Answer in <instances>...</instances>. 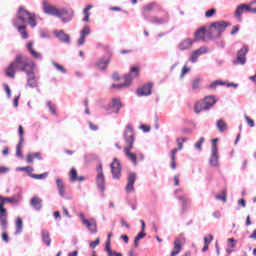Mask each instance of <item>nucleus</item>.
Instances as JSON below:
<instances>
[{
  "mask_svg": "<svg viewBox=\"0 0 256 256\" xmlns=\"http://www.w3.org/2000/svg\"><path fill=\"white\" fill-rule=\"evenodd\" d=\"M200 83H201V79L200 78H196L193 80L192 82V89L193 91H197L200 87Z\"/></svg>",
  "mask_w": 256,
  "mask_h": 256,
  "instance_id": "44",
  "label": "nucleus"
},
{
  "mask_svg": "<svg viewBox=\"0 0 256 256\" xmlns=\"http://www.w3.org/2000/svg\"><path fill=\"white\" fill-rule=\"evenodd\" d=\"M25 130H23V126H18V136H19V142L16 145V157H19V159H23V153L21 152V149H23V143H25Z\"/></svg>",
  "mask_w": 256,
  "mask_h": 256,
  "instance_id": "10",
  "label": "nucleus"
},
{
  "mask_svg": "<svg viewBox=\"0 0 256 256\" xmlns=\"http://www.w3.org/2000/svg\"><path fill=\"white\" fill-rule=\"evenodd\" d=\"M46 107H48V109L52 115H57V108H56L55 104L51 103V101L46 102Z\"/></svg>",
  "mask_w": 256,
  "mask_h": 256,
  "instance_id": "41",
  "label": "nucleus"
},
{
  "mask_svg": "<svg viewBox=\"0 0 256 256\" xmlns=\"http://www.w3.org/2000/svg\"><path fill=\"white\" fill-rule=\"evenodd\" d=\"M109 63H111V56H109L108 58L103 56L100 59H98V61L96 62V66L98 69H101V71H105Z\"/></svg>",
  "mask_w": 256,
  "mask_h": 256,
  "instance_id": "25",
  "label": "nucleus"
},
{
  "mask_svg": "<svg viewBox=\"0 0 256 256\" xmlns=\"http://www.w3.org/2000/svg\"><path fill=\"white\" fill-rule=\"evenodd\" d=\"M153 91V83L144 84L142 87L138 88L136 93L138 97H147L151 95Z\"/></svg>",
  "mask_w": 256,
  "mask_h": 256,
  "instance_id": "19",
  "label": "nucleus"
},
{
  "mask_svg": "<svg viewBox=\"0 0 256 256\" xmlns=\"http://www.w3.org/2000/svg\"><path fill=\"white\" fill-rule=\"evenodd\" d=\"M35 67L36 65L33 61L27 62L26 57L18 54L15 60L5 69V75L6 77H10V79H15V72L23 71L27 75L26 87L37 89V87H39V79L35 76Z\"/></svg>",
  "mask_w": 256,
  "mask_h": 256,
  "instance_id": "1",
  "label": "nucleus"
},
{
  "mask_svg": "<svg viewBox=\"0 0 256 256\" xmlns=\"http://www.w3.org/2000/svg\"><path fill=\"white\" fill-rule=\"evenodd\" d=\"M15 225H16V232H15V234L16 235H21V233H23V219L18 216L16 218Z\"/></svg>",
  "mask_w": 256,
  "mask_h": 256,
  "instance_id": "32",
  "label": "nucleus"
},
{
  "mask_svg": "<svg viewBox=\"0 0 256 256\" xmlns=\"http://www.w3.org/2000/svg\"><path fill=\"white\" fill-rule=\"evenodd\" d=\"M205 143V138L201 137L195 144H194V148L201 152L203 151V144Z\"/></svg>",
  "mask_w": 256,
  "mask_h": 256,
  "instance_id": "38",
  "label": "nucleus"
},
{
  "mask_svg": "<svg viewBox=\"0 0 256 256\" xmlns=\"http://www.w3.org/2000/svg\"><path fill=\"white\" fill-rule=\"evenodd\" d=\"M177 149H173L171 152H170V158H171V163H170V167L171 169H177V162H175V155H177Z\"/></svg>",
  "mask_w": 256,
  "mask_h": 256,
  "instance_id": "35",
  "label": "nucleus"
},
{
  "mask_svg": "<svg viewBox=\"0 0 256 256\" xmlns=\"http://www.w3.org/2000/svg\"><path fill=\"white\" fill-rule=\"evenodd\" d=\"M41 235H42L43 243H45V245H47V247H50L51 246V236L49 234V231L42 230Z\"/></svg>",
  "mask_w": 256,
  "mask_h": 256,
  "instance_id": "31",
  "label": "nucleus"
},
{
  "mask_svg": "<svg viewBox=\"0 0 256 256\" xmlns=\"http://www.w3.org/2000/svg\"><path fill=\"white\" fill-rule=\"evenodd\" d=\"M42 9L46 15H52L53 17L61 19L62 23H71L73 17H75L73 9L69 10L65 7L57 8L51 5L47 0L42 1Z\"/></svg>",
  "mask_w": 256,
  "mask_h": 256,
  "instance_id": "3",
  "label": "nucleus"
},
{
  "mask_svg": "<svg viewBox=\"0 0 256 256\" xmlns=\"http://www.w3.org/2000/svg\"><path fill=\"white\" fill-rule=\"evenodd\" d=\"M58 195H60V197H63V199H69V198H67V197L65 196V195H66L65 187L58 189Z\"/></svg>",
  "mask_w": 256,
  "mask_h": 256,
  "instance_id": "53",
  "label": "nucleus"
},
{
  "mask_svg": "<svg viewBox=\"0 0 256 256\" xmlns=\"http://www.w3.org/2000/svg\"><path fill=\"white\" fill-rule=\"evenodd\" d=\"M243 13H256V0L250 2V4H240L236 7L234 16L236 19H241Z\"/></svg>",
  "mask_w": 256,
  "mask_h": 256,
  "instance_id": "8",
  "label": "nucleus"
},
{
  "mask_svg": "<svg viewBox=\"0 0 256 256\" xmlns=\"http://www.w3.org/2000/svg\"><path fill=\"white\" fill-rule=\"evenodd\" d=\"M215 103H217L215 96H207L202 101L195 104L194 111L197 114L201 113V111H209Z\"/></svg>",
  "mask_w": 256,
  "mask_h": 256,
  "instance_id": "7",
  "label": "nucleus"
},
{
  "mask_svg": "<svg viewBox=\"0 0 256 256\" xmlns=\"http://www.w3.org/2000/svg\"><path fill=\"white\" fill-rule=\"evenodd\" d=\"M97 175H96V185L101 193H105V174L103 173V164H99L96 167Z\"/></svg>",
  "mask_w": 256,
  "mask_h": 256,
  "instance_id": "9",
  "label": "nucleus"
},
{
  "mask_svg": "<svg viewBox=\"0 0 256 256\" xmlns=\"http://www.w3.org/2000/svg\"><path fill=\"white\" fill-rule=\"evenodd\" d=\"M4 89H5V91H6V94H7V97H8V99H11V88H9V85H5L4 86Z\"/></svg>",
  "mask_w": 256,
  "mask_h": 256,
  "instance_id": "56",
  "label": "nucleus"
},
{
  "mask_svg": "<svg viewBox=\"0 0 256 256\" xmlns=\"http://www.w3.org/2000/svg\"><path fill=\"white\" fill-rule=\"evenodd\" d=\"M123 139L126 144L124 147V155H126L127 159L137 167V154L131 152L133 145H135V129H133L131 124L126 125L123 132Z\"/></svg>",
  "mask_w": 256,
  "mask_h": 256,
  "instance_id": "4",
  "label": "nucleus"
},
{
  "mask_svg": "<svg viewBox=\"0 0 256 256\" xmlns=\"http://www.w3.org/2000/svg\"><path fill=\"white\" fill-rule=\"evenodd\" d=\"M56 187L58 190L65 188V182L60 178L56 179Z\"/></svg>",
  "mask_w": 256,
  "mask_h": 256,
  "instance_id": "49",
  "label": "nucleus"
},
{
  "mask_svg": "<svg viewBox=\"0 0 256 256\" xmlns=\"http://www.w3.org/2000/svg\"><path fill=\"white\" fill-rule=\"evenodd\" d=\"M210 239V240H209ZM211 241H213V235H209V238H207V237H204V245H207V243H208V245H209V243H211Z\"/></svg>",
  "mask_w": 256,
  "mask_h": 256,
  "instance_id": "63",
  "label": "nucleus"
},
{
  "mask_svg": "<svg viewBox=\"0 0 256 256\" xmlns=\"http://www.w3.org/2000/svg\"><path fill=\"white\" fill-rule=\"evenodd\" d=\"M154 7H157V2H152V3L145 5L142 9L143 17L145 18V15H147V13H150V11H153Z\"/></svg>",
  "mask_w": 256,
  "mask_h": 256,
  "instance_id": "34",
  "label": "nucleus"
},
{
  "mask_svg": "<svg viewBox=\"0 0 256 256\" xmlns=\"http://www.w3.org/2000/svg\"><path fill=\"white\" fill-rule=\"evenodd\" d=\"M10 169L6 166H0V174L9 173Z\"/></svg>",
  "mask_w": 256,
  "mask_h": 256,
  "instance_id": "58",
  "label": "nucleus"
},
{
  "mask_svg": "<svg viewBox=\"0 0 256 256\" xmlns=\"http://www.w3.org/2000/svg\"><path fill=\"white\" fill-rule=\"evenodd\" d=\"M89 35H91V28H89V26H84L80 32V38L78 39L79 47H81V45H85V39H87Z\"/></svg>",
  "mask_w": 256,
  "mask_h": 256,
  "instance_id": "23",
  "label": "nucleus"
},
{
  "mask_svg": "<svg viewBox=\"0 0 256 256\" xmlns=\"http://www.w3.org/2000/svg\"><path fill=\"white\" fill-rule=\"evenodd\" d=\"M110 167L113 179H121V162L119 159L114 158L113 162L110 164Z\"/></svg>",
  "mask_w": 256,
  "mask_h": 256,
  "instance_id": "15",
  "label": "nucleus"
},
{
  "mask_svg": "<svg viewBox=\"0 0 256 256\" xmlns=\"http://www.w3.org/2000/svg\"><path fill=\"white\" fill-rule=\"evenodd\" d=\"M209 165L210 167H219V147L217 145L211 147Z\"/></svg>",
  "mask_w": 256,
  "mask_h": 256,
  "instance_id": "13",
  "label": "nucleus"
},
{
  "mask_svg": "<svg viewBox=\"0 0 256 256\" xmlns=\"http://www.w3.org/2000/svg\"><path fill=\"white\" fill-rule=\"evenodd\" d=\"M193 43H195L194 39L186 38L178 44L179 51H189L193 47Z\"/></svg>",
  "mask_w": 256,
  "mask_h": 256,
  "instance_id": "22",
  "label": "nucleus"
},
{
  "mask_svg": "<svg viewBox=\"0 0 256 256\" xmlns=\"http://www.w3.org/2000/svg\"><path fill=\"white\" fill-rule=\"evenodd\" d=\"M129 87V83L127 81H125L124 83L121 84H112V88L113 89H123Z\"/></svg>",
  "mask_w": 256,
  "mask_h": 256,
  "instance_id": "45",
  "label": "nucleus"
},
{
  "mask_svg": "<svg viewBox=\"0 0 256 256\" xmlns=\"http://www.w3.org/2000/svg\"><path fill=\"white\" fill-rule=\"evenodd\" d=\"M2 240L5 241V243H9V234H7V232L2 233Z\"/></svg>",
  "mask_w": 256,
  "mask_h": 256,
  "instance_id": "61",
  "label": "nucleus"
},
{
  "mask_svg": "<svg viewBox=\"0 0 256 256\" xmlns=\"http://www.w3.org/2000/svg\"><path fill=\"white\" fill-rule=\"evenodd\" d=\"M12 24L17 31L20 33L22 39H27L29 35L27 34V24L32 27H37V22L35 21V15L31 14L25 8L20 7L17 12V16L13 19Z\"/></svg>",
  "mask_w": 256,
  "mask_h": 256,
  "instance_id": "2",
  "label": "nucleus"
},
{
  "mask_svg": "<svg viewBox=\"0 0 256 256\" xmlns=\"http://www.w3.org/2000/svg\"><path fill=\"white\" fill-rule=\"evenodd\" d=\"M189 71H191V68L187 67V65H184L182 68V73L180 75V78L183 79L185 77V75H187V73H189Z\"/></svg>",
  "mask_w": 256,
  "mask_h": 256,
  "instance_id": "50",
  "label": "nucleus"
},
{
  "mask_svg": "<svg viewBox=\"0 0 256 256\" xmlns=\"http://www.w3.org/2000/svg\"><path fill=\"white\" fill-rule=\"evenodd\" d=\"M35 159H38V161H43L41 152L28 153L27 158H26L27 163H33V161H35Z\"/></svg>",
  "mask_w": 256,
  "mask_h": 256,
  "instance_id": "30",
  "label": "nucleus"
},
{
  "mask_svg": "<svg viewBox=\"0 0 256 256\" xmlns=\"http://www.w3.org/2000/svg\"><path fill=\"white\" fill-rule=\"evenodd\" d=\"M145 237H147V233L139 232L136 236V239H138V241H141V239H145Z\"/></svg>",
  "mask_w": 256,
  "mask_h": 256,
  "instance_id": "55",
  "label": "nucleus"
},
{
  "mask_svg": "<svg viewBox=\"0 0 256 256\" xmlns=\"http://www.w3.org/2000/svg\"><path fill=\"white\" fill-rule=\"evenodd\" d=\"M215 13H217V9L211 8L205 12V17H207V18L213 17V15H215Z\"/></svg>",
  "mask_w": 256,
  "mask_h": 256,
  "instance_id": "46",
  "label": "nucleus"
},
{
  "mask_svg": "<svg viewBox=\"0 0 256 256\" xmlns=\"http://www.w3.org/2000/svg\"><path fill=\"white\" fill-rule=\"evenodd\" d=\"M244 119L249 127H255V121H253V119L249 118V116L244 115Z\"/></svg>",
  "mask_w": 256,
  "mask_h": 256,
  "instance_id": "48",
  "label": "nucleus"
},
{
  "mask_svg": "<svg viewBox=\"0 0 256 256\" xmlns=\"http://www.w3.org/2000/svg\"><path fill=\"white\" fill-rule=\"evenodd\" d=\"M99 243H101V241L99 240V238H97L95 241H92L89 245L90 249H95V247H97L99 245Z\"/></svg>",
  "mask_w": 256,
  "mask_h": 256,
  "instance_id": "52",
  "label": "nucleus"
},
{
  "mask_svg": "<svg viewBox=\"0 0 256 256\" xmlns=\"http://www.w3.org/2000/svg\"><path fill=\"white\" fill-rule=\"evenodd\" d=\"M40 37L42 39H49V34L47 32H45L44 30L40 31Z\"/></svg>",
  "mask_w": 256,
  "mask_h": 256,
  "instance_id": "59",
  "label": "nucleus"
},
{
  "mask_svg": "<svg viewBox=\"0 0 256 256\" xmlns=\"http://www.w3.org/2000/svg\"><path fill=\"white\" fill-rule=\"evenodd\" d=\"M236 245H237V240H235V238L228 239V247H230V249L235 248Z\"/></svg>",
  "mask_w": 256,
  "mask_h": 256,
  "instance_id": "51",
  "label": "nucleus"
},
{
  "mask_svg": "<svg viewBox=\"0 0 256 256\" xmlns=\"http://www.w3.org/2000/svg\"><path fill=\"white\" fill-rule=\"evenodd\" d=\"M180 191L181 190H176L175 195L178 201H180L181 203L182 212L185 213V211H187V208L189 207L190 200L189 198H187V196L179 195Z\"/></svg>",
  "mask_w": 256,
  "mask_h": 256,
  "instance_id": "21",
  "label": "nucleus"
},
{
  "mask_svg": "<svg viewBox=\"0 0 256 256\" xmlns=\"http://www.w3.org/2000/svg\"><path fill=\"white\" fill-rule=\"evenodd\" d=\"M177 143H178V148H174V149H177V153L179 151H181V149H183V142H181V139H177Z\"/></svg>",
  "mask_w": 256,
  "mask_h": 256,
  "instance_id": "62",
  "label": "nucleus"
},
{
  "mask_svg": "<svg viewBox=\"0 0 256 256\" xmlns=\"http://www.w3.org/2000/svg\"><path fill=\"white\" fill-rule=\"evenodd\" d=\"M247 53H249V47L244 45L237 53L235 65H245L247 63Z\"/></svg>",
  "mask_w": 256,
  "mask_h": 256,
  "instance_id": "12",
  "label": "nucleus"
},
{
  "mask_svg": "<svg viewBox=\"0 0 256 256\" xmlns=\"http://www.w3.org/2000/svg\"><path fill=\"white\" fill-rule=\"evenodd\" d=\"M137 77H139V68L137 66H133L130 68L129 73L124 76V79L128 85H131L133 79H137Z\"/></svg>",
  "mask_w": 256,
  "mask_h": 256,
  "instance_id": "20",
  "label": "nucleus"
},
{
  "mask_svg": "<svg viewBox=\"0 0 256 256\" xmlns=\"http://www.w3.org/2000/svg\"><path fill=\"white\" fill-rule=\"evenodd\" d=\"M145 21H148L149 23H153L154 25H165V23H169V15H166L165 17H157V16H151L150 18L147 17L146 14H144Z\"/></svg>",
  "mask_w": 256,
  "mask_h": 256,
  "instance_id": "17",
  "label": "nucleus"
},
{
  "mask_svg": "<svg viewBox=\"0 0 256 256\" xmlns=\"http://www.w3.org/2000/svg\"><path fill=\"white\" fill-rule=\"evenodd\" d=\"M140 129H142V131L144 133H149V131H151V127L147 126V125H141Z\"/></svg>",
  "mask_w": 256,
  "mask_h": 256,
  "instance_id": "57",
  "label": "nucleus"
},
{
  "mask_svg": "<svg viewBox=\"0 0 256 256\" xmlns=\"http://www.w3.org/2000/svg\"><path fill=\"white\" fill-rule=\"evenodd\" d=\"M89 124V128L91 129V131H97L99 129V127L95 124H93V122H88Z\"/></svg>",
  "mask_w": 256,
  "mask_h": 256,
  "instance_id": "60",
  "label": "nucleus"
},
{
  "mask_svg": "<svg viewBox=\"0 0 256 256\" xmlns=\"http://www.w3.org/2000/svg\"><path fill=\"white\" fill-rule=\"evenodd\" d=\"M105 251L107 253L108 256H115V251H113V249H111V244H109V240L106 241L105 244Z\"/></svg>",
  "mask_w": 256,
  "mask_h": 256,
  "instance_id": "42",
  "label": "nucleus"
},
{
  "mask_svg": "<svg viewBox=\"0 0 256 256\" xmlns=\"http://www.w3.org/2000/svg\"><path fill=\"white\" fill-rule=\"evenodd\" d=\"M205 53H209V49L202 46L190 53L188 61H190V63H197V61H199V57H201V55H205Z\"/></svg>",
  "mask_w": 256,
  "mask_h": 256,
  "instance_id": "11",
  "label": "nucleus"
},
{
  "mask_svg": "<svg viewBox=\"0 0 256 256\" xmlns=\"http://www.w3.org/2000/svg\"><path fill=\"white\" fill-rule=\"evenodd\" d=\"M0 225L3 231L7 229L9 221L7 220L8 214L7 209L5 208V203H11V205H19L21 203V196H13L2 198L0 196Z\"/></svg>",
  "mask_w": 256,
  "mask_h": 256,
  "instance_id": "5",
  "label": "nucleus"
},
{
  "mask_svg": "<svg viewBox=\"0 0 256 256\" xmlns=\"http://www.w3.org/2000/svg\"><path fill=\"white\" fill-rule=\"evenodd\" d=\"M26 49L29 51V53L32 55V57H34V59H39V61H41L43 59V55L41 53L35 51V49H33V41H30L27 43Z\"/></svg>",
  "mask_w": 256,
  "mask_h": 256,
  "instance_id": "28",
  "label": "nucleus"
},
{
  "mask_svg": "<svg viewBox=\"0 0 256 256\" xmlns=\"http://www.w3.org/2000/svg\"><path fill=\"white\" fill-rule=\"evenodd\" d=\"M21 95H18L16 98H14L13 105L14 107H19V99Z\"/></svg>",
  "mask_w": 256,
  "mask_h": 256,
  "instance_id": "64",
  "label": "nucleus"
},
{
  "mask_svg": "<svg viewBox=\"0 0 256 256\" xmlns=\"http://www.w3.org/2000/svg\"><path fill=\"white\" fill-rule=\"evenodd\" d=\"M219 85H226V84L221 80H215L208 86V89H210L211 91H215V89H217Z\"/></svg>",
  "mask_w": 256,
  "mask_h": 256,
  "instance_id": "37",
  "label": "nucleus"
},
{
  "mask_svg": "<svg viewBox=\"0 0 256 256\" xmlns=\"http://www.w3.org/2000/svg\"><path fill=\"white\" fill-rule=\"evenodd\" d=\"M230 26L229 22L223 20L212 22L207 32L208 39H219Z\"/></svg>",
  "mask_w": 256,
  "mask_h": 256,
  "instance_id": "6",
  "label": "nucleus"
},
{
  "mask_svg": "<svg viewBox=\"0 0 256 256\" xmlns=\"http://www.w3.org/2000/svg\"><path fill=\"white\" fill-rule=\"evenodd\" d=\"M54 35L56 39H59V41H61L62 43H69L70 37L68 34L65 33V31L63 30H54Z\"/></svg>",
  "mask_w": 256,
  "mask_h": 256,
  "instance_id": "24",
  "label": "nucleus"
},
{
  "mask_svg": "<svg viewBox=\"0 0 256 256\" xmlns=\"http://www.w3.org/2000/svg\"><path fill=\"white\" fill-rule=\"evenodd\" d=\"M30 205L36 211H41V209L43 208V200H41V198H39L38 196H34L30 200Z\"/></svg>",
  "mask_w": 256,
  "mask_h": 256,
  "instance_id": "27",
  "label": "nucleus"
},
{
  "mask_svg": "<svg viewBox=\"0 0 256 256\" xmlns=\"http://www.w3.org/2000/svg\"><path fill=\"white\" fill-rule=\"evenodd\" d=\"M29 177H31L32 179H37V180L47 179V177H49V173L45 172L42 174H29Z\"/></svg>",
  "mask_w": 256,
  "mask_h": 256,
  "instance_id": "40",
  "label": "nucleus"
},
{
  "mask_svg": "<svg viewBox=\"0 0 256 256\" xmlns=\"http://www.w3.org/2000/svg\"><path fill=\"white\" fill-rule=\"evenodd\" d=\"M217 201H222L223 203H227V190L224 189L221 194L216 195Z\"/></svg>",
  "mask_w": 256,
  "mask_h": 256,
  "instance_id": "39",
  "label": "nucleus"
},
{
  "mask_svg": "<svg viewBox=\"0 0 256 256\" xmlns=\"http://www.w3.org/2000/svg\"><path fill=\"white\" fill-rule=\"evenodd\" d=\"M70 181H77V170L75 168L70 171Z\"/></svg>",
  "mask_w": 256,
  "mask_h": 256,
  "instance_id": "47",
  "label": "nucleus"
},
{
  "mask_svg": "<svg viewBox=\"0 0 256 256\" xmlns=\"http://www.w3.org/2000/svg\"><path fill=\"white\" fill-rule=\"evenodd\" d=\"M216 127L220 133H225V131H227V123L223 119H219L216 122Z\"/></svg>",
  "mask_w": 256,
  "mask_h": 256,
  "instance_id": "33",
  "label": "nucleus"
},
{
  "mask_svg": "<svg viewBox=\"0 0 256 256\" xmlns=\"http://www.w3.org/2000/svg\"><path fill=\"white\" fill-rule=\"evenodd\" d=\"M121 107H123L121 100H119V98H113L111 102L105 107V110L112 111V113H119V111H121Z\"/></svg>",
  "mask_w": 256,
  "mask_h": 256,
  "instance_id": "16",
  "label": "nucleus"
},
{
  "mask_svg": "<svg viewBox=\"0 0 256 256\" xmlns=\"http://www.w3.org/2000/svg\"><path fill=\"white\" fill-rule=\"evenodd\" d=\"M135 181H137V174L131 172L127 178V185L125 187L126 193H133V191H135Z\"/></svg>",
  "mask_w": 256,
  "mask_h": 256,
  "instance_id": "18",
  "label": "nucleus"
},
{
  "mask_svg": "<svg viewBox=\"0 0 256 256\" xmlns=\"http://www.w3.org/2000/svg\"><path fill=\"white\" fill-rule=\"evenodd\" d=\"M239 29H241V27L239 25H236L232 28L230 34L231 35H237V33H239Z\"/></svg>",
  "mask_w": 256,
  "mask_h": 256,
  "instance_id": "54",
  "label": "nucleus"
},
{
  "mask_svg": "<svg viewBox=\"0 0 256 256\" xmlns=\"http://www.w3.org/2000/svg\"><path fill=\"white\" fill-rule=\"evenodd\" d=\"M185 243V234H180L174 241V250L171 252V256L179 255L183 245Z\"/></svg>",
  "mask_w": 256,
  "mask_h": 256,
  "instance_id": "14",
  "label": "nucleus"
},
{
  "mask_svg": "<svg viewBox=\"0 0 256 256\" xmlns=\"http://www.w3.org/2000/svg\"><path fill=\"white\" fill-rule=\"evenodd\" d=\"M16 171H26V173H28V175H33V167H31V166L17 167Z\"/></svg>",
  "mask_w": 256,
  "mask_h": 256,
  "instance_id": "43",
  "label": "nucleus"
},
{
  "mask_svg": "<svg viewBox=\"0 0 256 256\" xmlns=\"http://www.w3.org/2000/svg\"><path fill=\"white\" fill-rule=\"evenodd\" d=\"M83 225L87 227V229L90 231V233H92V235H95V233H97V222L95 221V219L84 220Z\"/></svg>",
  "mask_w": 256,
  "mask_h": 256,
  "instance_id": "26",
  "label": "nucleus"
},
{
  "mask_svg": "<svg viewBox=\"0 0 256 256\" xmlns=\"http://www.w3.org/2000/svg\"><path fill=\"white\" fill-rule=\"evenodd\" d=\"M207 33V29L205 27H202L198 30H196L194 36V41H206L205 34Z\"/></svg>",
  "mask_w": 256,
  "mask_h": 256,
  "instance_id": "29",
  "label": "nucleus"
},
{
  "mask_svg": "<svg viewBox=\"0 0 256 256\" xmlns=\"http://www.w3.org/2000/svg\"><path fill=\"white\" fill-rule=\"evenodd\" d=\"M52 65L58 73H61L62 75H65L67 73V69H65L63 65L57 63L56 61H52Z\"/></svg>",
  "mask_w": 256,
  "mask_h": 256,
  "instance_id": "36",
  "label": "nucleus"
}]
</instances>
